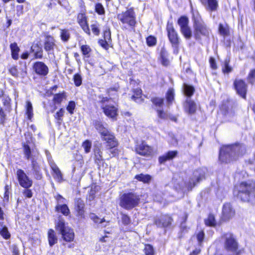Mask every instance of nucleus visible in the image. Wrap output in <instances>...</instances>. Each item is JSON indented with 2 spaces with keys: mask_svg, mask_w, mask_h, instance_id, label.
Instances as JSON below:
<instances>
[{
  "mask_svg": "<svg viewBox=\"0 0 255 255\" xmlns=\"http://www.w3.org/2000/svg\"><path fill=\"white\" fill-rule=\"evenodd\" d=\"M246 153V147L240 143L223 146L220 149L219 160L229 163L237 160Z\"/></svg>",
  "mask_w": 255,
  "mask_h": 255,
  "instance_id": "obj_1",
  "label": "nucleus"
},
{
  "mask_svg": "<svg viewBox=\"0 0 255 255\" xmlns=\"http://www.w3.org/2000/svg\"><path fill=\"white\" fill-rule=\"evenodd\" d=\"M95 127L100 134L102 138L104 140L106 141L107 146L109 147L110 149V152L113 156H116L118 154V150L117 149L115 148V147L118 146V143L115 136L101 122L96 121Z\"/></svg>",
  "mask_w": 255,
  "mask_h": 255,
  "instance_id": "obj_2",
  "label": "nucleus"
},
{
  "mask_svg": "<svg viewBox=\"0 0 255 255\" xmlns=\"http://www.w3.org/2000/svg\"><path fill=\"white\" fill-rule=\"evenodd\" d=\"M234 195L244 202L255 197V182H243L235 187Z\"/></svg>",
  "mask_w": 255,
  "mask_h": 255,
  "instance_id": "obj_3",
  "label": "nucleus"
},
{
  "mask_svg": "<svg viewBox=\"0 0 255 255\" xmlns=\"http://www.w3.org/2000/svg\"><path fill=\"white\" fill-rule=\"evenodd\" d=\"M140 201L138 195L130 192L123 194L120 199V205L126 210H130L137 206Z\"/></svg>",
  "mask_w": 255,
  "mask_h": 255,
  "instance_id": "obj_4",
  "label": "nucleus"
},
{
  "mask_svg": "<svg viewBox=\"0 0 255 255\" xmlns=\"http://www.w3.org/2000/svg\"><path fill=\"white\" fill-rule=\"evenodd\" d=\"M56 230L61 235L64 241L70 242L74 240L75 234L73 229L66 226L64 220L59 218L55 224Z\"/></svg>",
  "mask_w": 255,
  "mask_h": 255,
  "instance_id": "obj_5",
  "label": "nucleus"
},
{
  "mask_svg": "<svg viewBox=\"0 0 255 255\" xmlns=\"http://www.w3.org/2000/svg\"><path fill=\"white\" fill-rule=\"evenodd\" d=\"M117 18L125 27L128 26L133 28L135 25V15L133 10L132 9H128L125 12L118 14Z\"/></svg>",
  "mask_w": 255,
  "mask_h": 255,
  "instance_id": "obj_6",
  "label": "nucleus"
},
{
  "mask_svg": "<svg viewBox=\"0 0 255 255\" xmlns=\"http://www.w3.org/2000/svg\"><path fill=\"white\" fill-rule=\"evenodd\" d=\"M193 28L196 39L200 40L202 37L208 38L209 36L210 30L204 21L193 25Z\"/></svg>",
  "mask_w": 255,
  "mask_h": 255,
  "instance_id": "obj_7",
  "label": "nucleus"
},
{
  "mask_svg": "<svg viewBox=\"0 0 255 255\" xmlns=\"http://www.w3.org/2000/svg\"><path fill=\"white\" fill-rule=\"evenodd\" d=\"M169 40L173 47L177 49L179 44V37L177 32L173 27V24L168 22L166 26Z\"/></svg>",
  "mask_w": 255,
  "mask_h": 255,
  "instance_id": "obj_8",
  "label": "nucleus"
},
{
  "mask_svg": "<svg viewBox=\"0 0 255 255\" xmlns=\"http://www.w3.org/2000/svg\"><path fill=\"white\" fill-rule=\"evenodd\" d=\"M225 248L228 252L233 254L236 253L238 245L233 235L230 233H227L224 235Z\"/></svg>",
  "mask_w": 255,
  "mask_h": 255,
  "instance_id": "obj_9",
  "label": "nucleus"
},
{
  "mask_svg": "<svg viewBox=\"0 0 255 255\" xmlns=\"http://www.w3.org/2000/svg\"><path fill=\"white\" fill-rule=\"evenodd\" d=\"M23 152L24 158L28 160L32 161H36L35 157L38 154V152L33 145H32L29 142L24 143L23 144Z\"/></svg>",
  "mask_w": 255,
  "mask_h": 255,
  "instance_id": "obj_10",
  "label": "nucleus"
},
{
  "mask_svg": "<svg viewBox=\"0 0 255 255\" xmlns=\"http://www.w3.org/2000/svg\"><path fill=\"white\" fill-rule=\"evenodd\" d=\"M135 151L137 154L146 157L151 156L154 153L153 148L143 141L136 144Z\"/></svg>",
  "mask_w": 255,
  "mask_h": 255,
  "instance_id": "obj_11",
  "label": "nucleus"
},
{
  "mask_svg": "<svg viewBox=\"0 0 255 255\" xmlns=\"http://www.w3.org/2000/svg\"><path fill=\"white\" fill-rule=\"evenodd\" d=\"M16 176L19 185L22 187L28 189L32 185V181L26 174L23 170L19 169L17 170Z\"/></svg>",
  "mask_w": 255,
  "mask_h": 255,
  "instance_id": "obj_12",
  "label": "nucleus"
},
{
  "mask_svg": "<svg viewBox=\"0 0 255 255\" xmlns=\"http://www.w3.org/2000/svg\"><path fill=\"white\" fill-rule=\"evenodd\" d=\"M152 103L157 108V112L158 117L162 119H167L170 118L169 115L163 110H160L163 105V99L159 98H154L151 99Z\"/></svg>",
  "mask_w": 255,
  "mask_h": 255,
  "instance_id": "obj_13",
  "label": "nucleus"
},
{
  "mask_svg": "<svg viewBox=\"0 0 255 255\" xmlns=\"http://www.w3.org/2000/svg\"><path fill=\"white\" fill-rule=\"evenodd\" d=\"M235 214V211L230 203H226L222 209V219L226 221L232 218Z\"/></svg>",
  "mask_w": 255,
  "mask_h": 255,
  "instance_id": "obj_14",
  "label": "nucleus"
},
{
  "mask_svg": "<svg viewBox=\"0 0 255 255\" xmlns=\"http://www.w3.org/2000/svg\"><path fill=\"white\" fill-rule=\"evenodd\" d=\"M234 86L237 93L242 98H245L247 92V85L245 82L241 79H236Z\"/></svg>",
  "mask_w": 255,
  "mask_h": 255,
  "instance_id": "obj_15",
  "label": "nucleus"
},
{
  "mask_svg": "<svg viewBox=\"0 0 255 255\" xmlns=\"http://www.w3.org/2000/svg\"><path fill=\"white\" fill-rule=\"evenodd\" d=\"M49 163L52 170L51 174L54 179L57 182H62L63 181V175L59 167L53 161H49Z\"/></svg>",
  "mask_w": 255,
  "mask_h": 255,
  "instance_id": "obj_16",
  "label": "nucleus"
},
{
  "mask_svg": "<svg viewBox=\"0 0 255 255\" xmlns=\"http://www.w3.org/2000/svg\"><path fill=\"white\" fill-rule=\"evenodd\" d=\"M172 222V218L167 215H162L159 218H157L154 220V224L158 227H166L171 224Z\"/></svg>",
  "mask_w": 255,
  "mask_h": 255,
  "instance_id": "obj_17",
  "label": "nucleus"
},
{
  "mask_svg": "<svg viewBox=\"0 0 255 255\" xmlns=\"http://www.w3.org/2000/svg\"><path fill=\"white\" fill-rule=\"evenodd\" d=\"M183 108L186 113L189 114H193L196 111L197 106L193 101L188 98L183 104Z\"/></svg>",
  "mask_w": 255,
  "mask_h": 255,
  "instance_id": "obj_18",
  "label": "nucleus"
},
{
  "mask_svg": "<svg viewBox=\"0 0 255 255\" xmlns=\"http://www.w3.org/2000/svg\"><path fill=\"white\" fill-rule=\"evenodd\" d=\"M78 22L84 31L88 35L91 34L90 30L88 24L87 17L83 13H80L78 15Z\"/></svg>",
  "mask_w": 255,
  "mask_h": 255,
  "instance_id": "obj_19",
  "label": "nucleus"
},
{
  "mask_svg": "<svg viewBox=\"0 0 255 255\" xmlns=\"http://www.w3.org/2000/svg\"><path fill=\"white\" fill-rule=\"evenodd\" d=\"M33 68L35 72L40 75L46 76L48 73V67L42 62H36L33 66Z\"/></svg>",
  "mask_w": 255,
  "mask_h": 255,
  "instance_id": "obj_20",
  "label": "nucleus"
},
{
  "mask_svg": "<svg viewBox=\"0 0 255 255\" xmlns=\"http://www.w3.org/2000/svg\"><path fill=\"white\" fill-rule=\"evenodd\" d=\"M101 107L107 117L114 119L117 116V109L115 106L103 105Z\"/></svg>",
  "mask_w": 255,
  "mask_h": 255,
  "instance_id": "obj_21",
  "label": "nucleus"
},
{
  "mask_svg": "<svg viewBox=\"0 0 255 255\" xmlns=\"http://www.w3.org/2000/svg\"><path fill=\"white\" fill-rule=\"evenodd\" d=\"M201 2L207 11H215L217 10L218 7L217 0H203Z\"/></svg>",
  "mask_w": 255,
  "mask_h": 255,
  "instance_id": "obj_22",
  "label": "nucleus"
},
{
  "mask_svg": "<svg viewBox=\"0 0 255 255\" xmlns=\"http://www.w3.org/2000/svg\"><path fill=\"white\" fill-rule=\"evenodd\" d=\"M55 46L54 38L51 36H46L44 42V48L45 51L49 53L53 50Z\"/></svg>",
  "mask_w": 255,
  "mask_h": 255,
  "instance_id": "obj_23",
  "label": "nucleus"
},
{
  "mask_svg": "<svg viewBox=\"0 0 255 255\" xmlns=\"http://www.w3.org/2000/svg\"><path fill=\"white\" fill-rule=\"evenodd\" d=\"M223 114L227 121H232L235 115V110L232 108H229L226 105H222L221 107Z\"/></svg>",
  "mask_w": 255,
  "mask_h": 255,
  "instance_id": "obj_24",
  "label": "nucleus"
},
{
  "mask_svg": "<svg viewBox=\"0 0 255 255\" xmlns=\"http://www.w3.org/2000/svg\"><path fill=\"white\" fill-rule=\"evenodd\" d=\"M193 176V178L189 181L190 185L193 184V186H195L197 183L204 178V173L201 169H199L194 171Z\"/></svg>",
  "mask_w": 255,
  "mask_h": 255,
  "instance_id": "obj_25",
  "label": "nucleus"
},
{
  "mask_svg": "<svg viewBox=\"0 0 255 255\" xmlns=\"http://www.w3.org/2000/svg\"><path fill=\"white\" fill-rule=\"evenodd\" d=\"M177 154L176 151H170L165 154L159 157V162L160 163H163L167 160H170L174 158Z\"/></svg>",
  "mask_w": 255,
  "mask_h": 255,
  "instance_id": "obj_26",
  "label": "nucleus"
},
{
  "mask_svg": "<svg viewBox=\"0 0 255 255\" xmlns=\"http://www.w3.org/2000/svg\"><path fill=\"white\" fill-rule=\"evenodd\" d=\"M85 204L84 201L81 199H78L76 201V209L77 212V215L82 217L84 215V208Z\"/></svg>",
  "mask_w": 255,
  "mask_h": 255,
  "instance_id": "obj_27",
  "label": "nucleus"
},
{
  "mask_svg": "<svg viewBox=\"0 0 255 255\" xmlns=\"http://www.w3.org/2000/svg\"><path fill=\"white\" fill-rule=\"evenodd\" d=\"M48 239L49 246H53L57 242V237L54 231L52 229H50L48 231Z\"/></svg>",
  "mask_w": 255,
  "mask_h": 255,
  "instance_id": "obj_28",
  "label": "nucleus"
},
{
  "mask_svg": "<svg viewBox=\"0 0 255 255\" xmlns=\"http://www.w3.org/2000/svg\"><path fill=\"white\" fill-rule=\"evenodd\" d=\"M31 166L35 178L37 180L41 179L42 174L40 172V169L37 162L36 161H32Z\"/></svg>",
  "mask_w": 255,
  "mask_h": 255,
  "instance_id": "obj_29",
  "label": "nucleus"
},
{
  "mask_svg": "<svg viewBox=\"0 0 255 255\" xmlns=\"http://www.w3.org/2000/svg\"><path fill=\"white\" fill-rule=\"evenodd\" d=\"M219 32L224 37L228 36L230 35V28L227 24L220 23L219 25Z\"/></svg>",
  "mask_w": 255,
  "mask_h": 255,
  "instance_id": "obj_30",
  "label": "nucleus"
},
{
  "mask_svg": "<svg viewBox=\"0 0 255 255\" xmlns=\"http://www.w3.org/2000/svg\"><path fill=\"white\" fill-rule=\"evenodd\" d=\"M11 52V56L13 59L17 60L18 59V52L19 48L16 43H11L10 45Z\"/></svg>",
  "mask_w": 255,
  "mask_h": 255,
  "instance_id": "obj_31",
  "label": "nucleus"
},
{
  "mask_svg": "<svg viewBox=\"0 0 255 255\" xmlns=\"http://www.w3.org/2000/svg\"><path fill=\"white\" fill-rule=\"evenodd\" d=\"M135 178L138 181H141L144 183H148L151 179V177L148 174H140L136 175L135 176Z\"/></svg>",
  "mask_w": 255,
  "mask_h": 255,
  "instance_id": "obj_32",
  "label": "nucleus"
},
{
  "mask_svg": "<svg viewBox=\"0 0 255 255\" xmlns=\"http://www.w3.org/2000/svg\"><path fill=\"white\" fill-rule=\"evenodd\" d=\"M81 51L84 58H89L92 49L88 45H82L80 47Z\"/></svg>",
  "mask_w": 255,
  "mask_h": 255,
  "instance_id": "obj_33",
  "label": "nucleus"
},
{
  "mask_svg": "<svg viewBox=\"0 0 255 255\" xmlns=\"http://www.w3.org/2000/svg\"><path fill=\"white\" fill-rule=\"evenodd\" d=\"M0 234L5 239H8L10 238V235L8 231L7 228L2 223L0 222Z\"/></svg>",
  "mask_w": 255,
  "mask_h": 255,
  "instance_id": "obj_34",
  "label": "nucleus"
},
{
  "mask_svg": "<svg viewBox=\"0 0 255 255\" xmlns=\"http://www.w3.org/2000/svg\"><path fill=\"white\" fill-rule=\"evenodd\" d=\"M192 19L193 21V25H195L196 24H198L199 23L202 22L204 21L203 19L201 18V16H200L199 12L193 9L192 10Z\"/></svg>",
  "mask_w": 255,
  "mask_h": 255,
  "instance_id": "obj_35",
  "label": "nucleus"
},
{
  "mask_svg": "<svg viewBox=\"0 0 255 255\" xmlns=\"http://www.w3.org/2000/svg\"><path fill=\"white\" fill-rule=\"evenodd\" d=\"M181 33L186 39H190L192 36L191 28L188 26L180 29Z\"/></svg>",
  "mask_w": 255,
  "mask_h": 255,
  "instance_id": "obj_36",
  "label": "nucleus"
},
{
  "mask_svg": "<svg viewBox=\"0 0 255 255\" xmlns=\"http://www.w3.org/2000/svg\"><path fill=\"white\" fill-rule=\"evenodd\" d=\"M183 89L185 95L188 97L191 96L195 91L194 88L193 86L186 84H184Z\"/></svg>",
  "mask_w": 255,
  "mask_h": 255,
  "instance_id": "obj_37",
  "label": "nucleus"
},
{
  "mask_svg": "<svg viewBox=\"0 0 255 255\" xmlns=\"http://www.w3.org/2000/svg\"><path fill=\"white\" fill-rule=\"evenodd\" d=\"M56 210L58 212H60L61 213H62L65 216H67L70 212L69 209L66 204H58L56 206Z\"/></svg>",
  "mask_w": 255,
  "mask_h": 255,
  "instance_id": "obj_38",
  "label": "nucleus"
},
{
  "mask_svg": "<svg viewBox=\"0 0 255 255\" xmlns=\"http://www.w3.org/2000/svg\"><path fill=\"white\" fill-rule=\"evenodd\" d=\"M26 114L27 116V118L29 120H31L33 117V108L32 106V104L29 101L26 102Z\"/></svg>",
  "mask_w": 255,
  "mask_h": 255,
  "instance_id": "obj_39",
  "label": "nucleus"
},
{
  "mask_svg": "<svg viewBox=\"0 0 255 255\" xmlns=\"http://www.w3.org/2000/svg\"><path fill=\"white\" fill-rule=\"evenodd\" d=\"M188 18L185 16L180 17L178 20V24L180 27V29L188 26Z\"/></svg>",
  "mask_w": 255,
  "mask_h": 255,
  "instance_id": "obj_40",
  "label": "nucleus"
},
{
  "mask_svg": "<svg viewBox=\"0 0 255 255\" xmlns=\"http://www.w3.org/2000/svg\"><path fill=\"white\" fill-rule=\"evenodd\" d=\"M60 31V37L62 40L64 42L67 41L70 35L69 30L67 29H61Z\"/></svg>",
  "mask_w": 255,
  "mask_h": 255,
  "instance_id": "obj_41",
  "label": "nucleus"
},
{
  "mask_svg": "<svg viewBox=\"0 0 255 255\" xmlns=\"http://www.w3.org/2000/svg\"><path fill=\"white\" fill-rule=\"evenodd\" d=\"M66 98L64 93H59L54 95L53 101L55 103L60 104Z\"/></svg>",
  "mask_w": 255,
  "mask_h": 255,
  "instance_id": "obj_42",
  "label": "nucleus"
},
{
  "mask_svg": "<svg viewBox=\"0 0 255 255\" xmlns=\"http://www.w3.org/2000/svg\"><path fill=\"white\" fill-rule=\"evenodd\" d=\"M161 63L163 65L167 66L169 64V61L167 58V53L165 50H162L160 54Z\"/></svg>",
  "mask_w": 255,
  "mask_h": 255,
  "instance_id": "obj_43",
  "label": "nucleus"
},
{
  "mask_svg": "<svg viewBox=\"0 0 255 255\" xmlns=\"http://www.w3.org/2000/svg\"><path fill=\"white\" fill-rule=\"evenodd\" d=\"M229 59L226 58L224 63V65L222 68L224 73H229L232 71V68L229 65Z\"/></svg>",
  "mask_w": 255,
  "mask_h": 255,
  "instance_id": "obj_44",
  "label": "nucleus"
},
{
  "mask_svg": "<svg viewBox=\"0 0 255 255\" xmlns=\"http://www.w3.org/2000/svg\"><path fill=\"white\" fill-rule=\"evenodd\" d=\"M205 224L209 226H215L216 225V221L215 217L213 215H209L208 218L205 220Z\"/></svg>",
  "mask_w": 255,
  "mask_h": 255,
  "instance_id": "obj_45",
  "label": "nucleus"
},
{
  "mask_svg": "<svg viewBox=\"0 0 255 255\" xmlns=\"http://www.w3.org/2000/svg\"><path fill=\"white\" fill-rule=\"evenodd\" d=\"M143 251L145 255H154V250L153 247L149 244L145 245Z\"/></svg>",
  "mask_w": 255,
  "mask_h": 255,
  "instance_id": "obj_46",
  "label": "nucleus"
},
{
  "mask_svg": "<svg viewBox=\"0 0 255 255\" xmlns=\"http://www.w3.org/2000/svg\"><path fill=\"white\" fill-rule=\"evenodd\" d=\"M94 153H95V160L97 161H101L103 160L102 158V152L101 151V149L99 147H96L94 149Z\"/></svg>",
  "mask_w": 255,
  "mask_h": 255,
  "instance_id": "obj_47",
  "label": "nucleus"
},
{
  "mask_svg": "<svg viewBox=\"0 0 255 255\" xmlns=\"http://www.w3.org/2000/svg\"><path fill=\"white\" fill-rule=\"evenodd\" d=\"M174 98V92L173 89H169L166 94V99L169 104L172 102Z\"/></svg>",
  "mask_w": 255,
  "mask_h": 255,
  "instance_id": "obj_48",
  "label": "nucleus"
},
{
  "mask_svg": "<svg viewBox=\"0 0 255 255\" xmlns=\"http://www.w3.org/2000/svg\"><path fill=\"white\" fill-rule=\"evenodd\" d=\"M121 221L124 225H128L131 223L130 217L127 214L121 213Z\"/></svg>",
  "mask_w": 255,
  "mask_h": 255,
  "instance_id": "obj_49",
  "label": "nucleus"
},
{
  "mask_svg": "<svg viewBox=\"0 0 255 255\" xmlns=\"http://www.w3.org/2000/svg\"><path fill=\"white\" fill-rule=\"evenodd\" d=\"M93 33L96 35H98L100 33L99 24L96 21H95L91 25Z\"/></svg>",
  "mask_w": 255,
  "mask_h": 255,
  "instance_id": "obj_50",
  "label": "nucleus"
},
{
  "mask_svg": "<svg viewBox=\"0 0 255 255\" xmlns=\"http://www.w3.org/2000/svg\"><path fill=\"white\" fill-rule=\"evenodd\" d=\"M82 147L85 150L86 153H89L92 147V142L89 140H86L82 144Z\"/></svg>",
  "mask_w": 255,
  "mask_h": 255,
  "instance_id": "obj_51",
  "label": "nucleus"
},
{
  "mask_svg": "<svg viewBox=\"0 0 255 255\" xmlns=\"http://www.w3.org/2000/svg\"><path fill=\"white\" fill-rule=\"evenodd\" d=\"M76 107V104L74 101H70L69 102L68 105L66 108V110L71 114L74 113V111Z\"/></svg>",
  "mask_w": 255,
  "mask_h": 255,
  "instance_id": "obj_52",
  "label": "nucleus"
},
{
  "mask_svg": "<svg viewBox=\"0 0 255 255\" xmlns=\"http://www.w3.org/2000/svg\"><path fill=\"white\" fill-rule=\"evenodd\" d=\"M75 85L76 86H79L82 84V77L79 74H76L74 76L73 78Z\"/></svg>",
  "mask_w": 255,
  "mask_h": 255,
  "instance_id": "obj_53",
  "label": "nucleus"
},
{
  "mask_svg": "<svg viewBox=\"0 0 255 255\" xmlns=\"http://www.w3.org/2000/svg\"><path fill=\"white\" fill-rule=\"evenodd\" d=\"M96 11L99 14H104L105 13V9L101 3H97L95 5Z\"/></svg>",
  "mask_w": 255,
  "mask_h": 255,
  "instance_id": "obj_54",
  "label": "nucleus"
},
{
  "mask_svg": "<svg viewBox=\"0 0 255 255\" xmlns=\"http://www.w3.org/2000/svg\"><path fill=\"white\" fill-rule=\"evenodd\" d=\"M65 111L63 109H61L58 112H57L54 115V117L59 122L62 121V118L64 116Z\"/></svg>",
  "mask_w": 255,
  "mask_h": 255,
  "instance_id": "obj_55",
  "label": "nucleus"
},
{
  "mask_svg": "<svg viewBox=\"0 0 255 255\" xmlns=\"http://www.w3.org/2000/svg\"><path fill=\"white\" fill-rule=\"evenodd\" d=\"M90 217L96 223H99L101 224L103 222H105L104 219H99V218L94 213H91L90 215Z\"/></svg>",
  "mask_w": 255,
  "mask_h": 255,
  "instance_id": "obj_56",
  "label": "nucleus"
},
{
  "mask_svg": "<svg viewBox=\"0 0 255 255\" xmlns=\"http://www.w3.org/2000/svg\"><path fill=\"white\" fill-rule=\"evenodd\" d=\"M248 80L249 82L254 84L255 82V69L252 70L248 76Z\"/></svg>",
  "mask_w": 255,
  "mask_h": 255,
  "instance_id": "obj_57",
  "label": "nucleus"
},
{
  "mask_svg": "<svg viewBox=\"0 0 255 255\" xmlns=\"http://www.w3.org/2000/svg\"><path fill=\"white\" fill-rule=\"evenodd\" d=\"M134 95L132 96V99L135 101L136 102H137V100L140 98L141 95V89H137L135 90L134 92Z\"/></svg>",
  "mask_w": 255,
  "mask_h": 255,
  "instance_id": "obj_58",
  "label": "nucleus"
},
{
  "mask_svg": "<svg viewBox=\"0 0 255 255\" xmlns=\"http://www.w3.org/2000/svg\"><path fill=\"white\" fill-rule=\"evenodd\" d=\"M9 73L14 77H19V73H18V70L16 68V66H12L9 69Z\"/></svg>",
  "mask_w": 255,
  "mask_h": 255,
  "instance_id": "obj_59",
  "label": "nucleus"
},
{
  "mask_svg": "<svg viewBox=\"0 0 255 255\" xmlns=\"http://www.w3.org/2000/svg\"><path fill=\"white\" fill-rule=\"evenodd\" d=\"M156 38L153 36H150L146 38V42L148 46H153L156 43Z\"/></svg>",
  "mask_w": 255,
  "mask_h": 255,
  "instance_id": "obj_60",
  "label": "nucleus"
},
{
  "mask_svg": "<svg viewBox=\"0 0 255 255\" xmlns=\"http://www.w3.org/2000/svg\"><path fill=\"white\" fill-rule=\"evenodd\" d=\"M18 70L19 77L22 78H24L27 74L26 68L25 66L19 68Z\"/></svg>",
  "mask_w": 255,
  "mask_h": 255,
  "instance_id": "obj_61",
  "label": "nucleus"
},
{
  "mask_svg": "<svg viewBox=\"0 0 255 255\" xmlns=\"http://www.w3.org/2000/svg\"><path fill=\"white\" fill-rule=\"evenodd\" d=\"M196 238L199 242V244L200 245L204 238V233L203 231H201L198 233H197L196 235Z\"/></svg>",
  "mask_w": 255,
  "mask_h": 255,
  "instance_id": "obj_62",
  "label": "nucleus"
},
{
  "mask_svg": "<svg viewBox=\"0 0 255 255\" xmlns=\"http://www.w3.org/2000/svg\"><path fill=\"white\" fill-rule=\"evenodd\" d=\"M119 89V87L116 86L114 88H109L107 92L109 93V95H114L116 94V93L118 92Z\"/></svg>",
  "mask_w": 255,
  "mask_h": 255,
  "instance_id": "obj_63",
  "label": "nucleus"
},
{
  "mask_svg": "<svg viewBox=\"0 0 255 255\" xmlns=\"http://www.w3.org/2000/svg\"><path fill=\"white\" fill-rule=\"evenodd\" d=\"M10 249L11 250L13 255H19V251L17 247L15 245H12L10 247Z\"/></svg>",
  "mask_w": 255,
  "mask_h": 255,
  "instance_id": "obj_64",
  "label": "nucleus"
}]
</instances>
